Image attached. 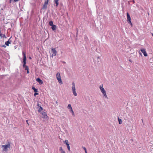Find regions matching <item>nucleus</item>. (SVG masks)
I'll list each match as a JSON object with an SVG mask.
<instances>
[{
  "mask_svg": "<svg viewBox=\"0 0 153 153\" xmlns=\"http://www.w3.org/2000/svg\"><path fill=\"white\" fill-rule=\"evenodd\" d=\"M127 21L128 22V23L129 24H131V26H132V24L131 22V18L130 16L128 13H127Z\"/></svg>",
  "mask_w": 153,
  "mask_h": 153,
  "instance_id": "0eeeda50",
  "label": "nucleus"
},
{
  "mask_svg": "<svg viewBox=\"0 0 153 153\" xmlns=\"http://www.w3.org/2000/svg\"><path fill=\"white\" fill-rule=\"evenodd\" d=\"M56 77L58 82L60 84H62V80L60 74L59 73H57L56 75Z\"/></svg>",
  "mask_w": 153,
  "mask_h": 153,
  "instance_id": "39448f33",
  "label": "nucleus"
},
{
  "mask_svg": "<svg viewBox=\"0 0 153 153\" xmlns=\"http://www.w3.org/2000/svg\"><path fill=\"white\" fill-rule=\"evenodd\" d=\"M152 36H153V33H152Z\"/></svg>",
  "mask_w": 153,
  "mask_h": 153,
  "instance_id": "f704fd0d",
  "label": "nucleus"
},
{
  "mask_svg": "<svg viewBox=\"0 0 153 153\" xmlns=\"http://www.w3.org/2000/svg\"><path fill=\"white\" fill-rule=\"evenodd\" d=\"M39 94L37 92H35V93L34 94V96H36V95H37Z\"/></svg>",
  "mask_w": 153,
  "mask_h": 153,
  "instance_id": "bb28decb",
  "label": "nucleus"
},
{
  "mask_svg": "<svg viewBox=\"0 0 153 153\" xmlns=\"http://www.w3.org/2000/svg\"><path fill=\"white\" fill-rule=\"evenodd\" d=\"M0 36L1 38H7L5 34H2L1 33V31H0Z\"/></svg>",
  "mask_w": 153,
  "mask_h": 153,
  "instance_id": "ddd939ff",
  "label": "nucleus"
},
{
  "mask_svg": "<svg viewBox=\"0 0 153 153\" xmlns=\"http://www.w3.org/2000/svg\"><path fill=\"white\" fill-rule=\"evenodd\" d=\"M51 53H52V56H55L56 55L57 52L55 48H51Z\"/></svg>",
  "mask_w": 153,
  "mask_h": 153,
  "instance_id": "1a4fd4ad",
  "label": "nucleus"
},
{
  "mask_svg": "<svg viewBox=\"0 0 153 153\" xmlns=\"http://www.w3.org/2000/svg\"><path fill=\"white\" fill-rule=\"evenodd\" d=\"M30 58V59H31L32 58Z\"/></svg>",
  "mask_w": 153,
  "mask_h": 153,
  "instance_id": "e433bc0d",
  "label": "nucleus"
},
{
  "mask_svg": "<svg viewBox=\"0 0 153 153\" xmlns=\"http://www.w3.org/2000/svg\"><path fill=\"white\" fill-rule=\"evenodd\" d=\"M42 117L45 121L48 120V118L46 112H43L42 113Z\"/></svg>",
  "mask_w": 153,
  "mask_h": 153,
  "instance_id": "423d86ee",
  "label": "nucleus"
},
{
  "mask_svg": "<svg viewBox=\"0 0 153 153\" xmlns=\"http://www.w3.org/2000/svg\"><path fill=\"white\" fill-rule=\"evenodd\" d=\"M36 81L39 82L40 85H42L43 83V81L39 78H37L36 79Z\"/></svg>",
  "mask_w": 153,
  "mask_h": 153,
  "instance_id": "f8f14e48",
  "label": "nucleus"
},
{
  "mask_svg": "<svg viewBox=\"0 0 153 153\" xmlns=\"http://www.w3.org/2000/svg\"><path fill=\"white\" fill-rule=\"evenodd\" d=\"M129 61L130 62H132L131 60V59H129Z\"/></svg>",
  "mask_w": 153,
  "mask_h": 153,
  "instance_id": "c756f323",
  "label": "nucleus"
},
{
  "mask_svg": "<svg viewBox=\"0 0 153 153\" xmlns=\"http://www.w3.org/2000/svg\"><path fill=\"white\" fill-rule=\"evenodd\" d=\"M132 2H133L134 3V0H132Z\"/></svg>",
  "mask_w": 153,
  "mask_h": 153,
  "instance_id": "2f4dec72",
  "label": "nucleus"
},
{
  "mask_svg": "<svg viewBox=\"0 0 153 153\" xmlns=\"http://www.w3.org/2000/svg\"><path fill=\"white\" fill-rule=\"evenodd\" d=\"M49 25L50 26H52L53 25V22L52 21H50L49 22Z\"/></svg>",
  "mask_w": 153,
  "mask_h": 153,
  "instance_id": "aec40b11",
  "label": "nucleus"
},
{
  "mask_svg": "<svg viewBox=\"0 0 153 153\" xmlns=\"http://www.w3.org/2000/svg\"><path fill=\"white\" fill-rule=\"evenodd\" d=\"M99 88L100 89V90L101 93L102 94L103 97L105 98L108 99V97L106 94V91L103 88V84H101Z\"/></svg>",
  "mask_w": 153,
  "mask_h": 153,
  "instance_id": "f257e3e1",
  "label": "nucleus"
},
{
  "mask_svg": "<svg viewBox=\"0 0 153 153\" xmlns=\"http://www.w3.org/2000/svg\"><path fill=\"white\" fill-rule=\"evenodd\" d=\"M54 2L56 4L55 6L58 7L59 5V0H54Z\"/></svg>",
  "mask_w": 153,
  "mask_h": 153,
  "instance_id": "2eb2a0df",
  "label": "nucleus"
},
{
  "mask_svg": "<svg viewBox=\"0 0 153 153\" xmlns=\"http://www.w3.org/2000/svg\"><path fill=\"white\" fill-rule=\"evenodd\" d=\"M118 121L119 124H121L122 123V121L121 119H118Z\"/></svg>",
  "mask_w": 153,
  "mask_h": 153,
  "instance_id": "b1692460",
  "label": "nucleus"
},
{
  "mask_svg": "<svg viewBox=\"0 0 153 153\" xmlns=\"http://www.w3.org/2000/svg\"><path fill=\"white\" fill-rule=\"evenodd\" d=\"M48 1L49 0H45L44 4L47 5L48 4Z\"/></svg>",
  "mask_w": 153,
  "mask_h": 153,
  "instance_id": "5701e85b",
  "label": "nucleus"
},
{
  "mask_svg": "<svg viewBox=\"0 0 153 153\" xmlns=\"http://www.w3.org/2000/svg\"><path fill=\"white\" fill-rule=\"evenodd\" d=\"M32 89L35 92H37L38 89H36L34 87H32Z\"/></svg>",
  "mask_w": 153,
  "mask_h": 153,
  "instance_id": "f3484780",
  "label": "nucleus"
},
{
  "mask_svg": "<svg viewBox=\"0 0 153 153\" xmlns=\"http://www.w3.org/2000/svg\"><path fill=\"white\" fill-rule=\"evenodd\" d=\"M22 55H23V57H24V58L26 57V53H25V52L24 51H22Z\"/></svg>",
  "mask_w": 153,
  "mask_h": 153,
  "instance_id": "a211bd4d",
  "label": "nucleus"
},
{
  "mask_svg": "<svg viewBox=\"0 0 153 153\" xmlns=\"http://www.w3.org/2000/svg\"><path fill=\"white\" fill-rule=\"evenodd\" d=\"M72 86L71 87V89L73 94L75 96H76L77 95V94L76 91L75 84L74 82H72Z\"/></svg>",
  "mask_w": 153,
  "mask_h": 153,
  "instance_id": "f03ea898",
  "label": "nucleus"
},
{
  "mask_svg": "<svg viewBox=\"0 0 153 153\" xmlns=\"http://www.w3.org/2000/svg\"><path fill=\"white\" fill-rule=\"evenodd\" d=\"M96 58L97 59V60H98V59H100V58Z\"/></svg>",
  "mask_w": 153,
  "mask_h": 153,
  "instance_id": "473e14b6",
  "label": "nucleus"
},
{
  "mask_svg": "<svg viewBox=\"0 0 153 153\" xmlns=\"http://www.w3.org/2000/svg\"><path fill=\"white\" fill-rule=\"evenodd\" d=\"M19 1V0H14L15 2H16Z\"/></svg>",
  "mask_w": 153,
  "mask_h": 153,
  "instance_id": "7c9ffc66",
  "label": "nucleus"
},
{
  "mask_svg": "<svg viewBox=\"0 0 153 153\" xmlns=\"http://www.w3.org/2000/svg\"><path fill=\"white\" fill-rule=\"evenodd\" d=\"M10 38L8 40V41H7V42H5V45H4L2 46L3 47H6V45H6L7 46H9V45L11 43V41L10 40Z\"/></svg>",
  "mask_w": 153,
  "mask_h": 153,
  "instance_id": "9b49d317",
  "label": "nucleus"
},
{
  "mask_svg": "<svg viewBox=\"0 0 153 153\" xmlns=\"http://www.w3.org/2000/svg\"><path fill=\"white\" fill-rule=\"evenodd\" d=\"M85 153H87V150L85 151Z\"/></svg>",
  "mask_w": 153,
  "mask_h": 153,
  "instance_id": "72a5a7b5",
  "label": "nucleus"
},
{
  "mask_svg": "<svg viewBox=\"0 0 153 153\" xmlns=\"http://www.w3.org/2000/svg\"><path fill=\"white\" fill-rule=\"evenodd\" d=\"M28 120H26V122L27 123V124H28V125L29 126V124L28 123Z\"/></svg>",
  "mask_w": 153,
  "mask_h": 153,
  "instance_id": "c85d7f7f",
  "label": "nucleus"
},
{
  "mask_svg": "<svg viewBox=\"0 0 153 153\" xmlns=\"http://www.w3.org/2000/svg\"><path fill=\"white\" fill-rule=\"evenodd\" d=\"M70 112H71V113L72 114V115L74 117L75 116V114H74V113L73 110V109L70 110Z\"/></svg>",
  "mask_w": 153,
  "mask_h": 153,
  "instance_id": "6ab92c4d",
  "label": "nucleus"
},
{
  "mask_svg": "<svg viewBox=\"0 0 153 153\" xmlns=\"http://www.w3.org/2000/svg\"><path fill=\"white\" fill-rule=\"evenodd\" d=\"M61 153H65V151H62V152H61Z\"/></svg>",
  "mask_w": 153,
  "mask_h": 153,
  "instance_id": "cd10ccee",
  "label": "nucleus"
},
{
  "mask_svg": "<svg viewBox=\"0 0 153 153\" xmlns=\"http://www.w3.org/2000/svg\"><path fill=\"white\" fill-rule=\"evenodd\" d=\"M47 8V5L44 4L43 5V9H46Z\"/></svg>",
  "mask_w": 153,
  "mask_h": 153,
  "instance_id": "4be33fe9",
  "label": "nucleus"
},
{
  "mask_svg": "<svg viewBox=\"0 0 153 153\" xmlns=\"http://www.w3.org/2000/svg\"><path fill=\"white\" fill-rule=\"evenodd\" d=\"M59 151H60V152H62V151H63L64 150H63V149H62V147H61L60 148V149H59Z\"/></svg>",
  "mask_w": 153,
  "mask_h": 153,
  "instance_id": "393cba45",
  "label": "nucleus"
},
{
  "mask_svg": "<svg viewBox=\"0 0 153 153\" xmlns=\"http://www.w3.org/2000/svg\"><path fill=\"white\" fill-rule=\"evenodd\" d=\"M67 108L70 110L72 109V108L71 105L70 104H68V106H67Z\"/></svg>",
  "mask_w": 153,
  "mask_h": 153,
  "instance_id": "dca6fc26",
  "label": "nucleus"
},
{
  "mask_svg": "<svg viewBox=\"0 0 153 153\" xmlns=\"http://www.w3.org/2000/svg\"><path fill=\"white\" fill-rule=\"evenodd\" d=\"M140 51L146 57V56H147V54L146 53V51L145 50V49H143V48L141 49Z\"/></svg>",
  "mask_w": 153,
  "mask_h": 153,
  "instance_id": "9d476101",
  "label": "nucleus"
},
{
  "mask_svg": "<svg viewBox=\"0 0 153 153\" xmlns=\"http://www.w3.org/2000/svg\"><path fill=\"white\" fill-rule=\"evenodd\" d=\"M26 58H23V66L25 70H27V73L28 74L29 73V68L26 65Z\"/></svg>",
  "mask_w": 153,
  "mask_h": 153,
  "instance_id": "7ed1b4c3",
  "label": "nucleus"
},
{
  "mask_svg": "<svg viewBox=\"0 0 153 153\" xmlns=\"http://www.w3.org/2000/svg\"><path fill=\"white\" fill-rule=\"evenodd\" d=\"M51 28L53 30H55L56 29V26L55 25H53L51 26Z\"/></svg>",
  "mask_w": 153,
  "mask_h": 153,
  "instance_id": "4468645a",
  "label": "nucleus"
},
{
  "mask_svg": "<svg viewBox=\"0 0 153 153\" xmlns=\"http://www.w3.org/2000/svg\"><path fill=\"white\" fill-rule=\"evenodd\" d=\"M65 144L67 145V148L68 151H70V146L68 140H65L63 142Z\"/></svg>",
  "mask_w": 153,
  "mask_h": 153,
  "instance_id": "6e6552de",
  "label": "nucleus"
},
{
  "mask_svg": "<svg viewBox=\"0 0 153 153\" xmlns=\"http://www.w3.org/2000/svg\"><path fill=\"white\" fill-rule=\"evenodd\" d=\"M10 144L8 143L7 145H2L1 147L2 149V151L4 152H7L8 150V148H10Z\"/></svg>",
  "mask_w": 153,
  "mask_h": 153,
  "instance_id": "20e7f679",
  "label": "nucleus"
},
{
  "mask_svg": "<svg viewBox=\"0 0 153 153\" xmlns=\"http://www.w3.org/2000/svg\"><path fill=\"white\" fill-rule=\"evenodd\" d=\"M37 106H39V104H38L37 105Z\"/></svg>",
  "mask_w": 153,
  "mask_h": 153,
  "instance_id": "c9c22d12",
  "label": "nucleus"
},
{
  "mask_svg": "<svg viewBox=\"0 0 153 153\" xmlns=\"http://www.w3.org/2000/svg\"><path fill=\"white\" fill-rule=\"evenodd\" d=\"M82 148L85 150V151L87 150L86 149L85 147L82 146Z\"/></svg>",
  "mask_w": 153,
  "mask_h": 153,
  "instance_id": "a878e982",
  "label": "nucleus"
},
{
  "mask_svg": "<svg viewBox=\"0 0 153 153\" xmlns=\"http://www.w3.org/2000/svg\"><path fill=\"white\" fill-rule=\"evenodd\" d=\"M42 110H43L41 106H40V108H39V109L38 110V111L39 112H40L41 111H42Z\"/></svg>",
  "mask_w": 153,
  "mask_h": 153,
  "instance_id": "412c9836",
  "label": "nucleus"
}]
</instances>
